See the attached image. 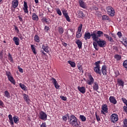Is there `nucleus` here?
<instances>
[{"mask_svg": "<svg viewBox=\"0 0 127 127\" xmlns=\"http://www.w3.org/2000/svg\"><path fill=\"white\" fill-rule=\"evenodd\" d=\"M14 29H15V31H16L17 33H18V32H19V30L18 29V28L17 27V26H15Z\"/></svg>", "mask_w": 127, "mask_h": 127, "instance_id": "864d4df0", "label": "nucleus"}, {"mask_svg": "<svg viewBox=\"0 0 127 127\" xmlns=\"http://www.w3.org/2000/svg\"><path fill=\"white\" fill-rule=\"evenodd\" d=\"M18 17L19 18V20H20L21 22L23 21V20H22V17H20V16H18Z\"/></svg>", "mask_w": 127, "mask_h": 127, "instance_id": "0e129e2a", "label": "nucleus"}, {"mask_svg": "<svg viewBox=\"0 0 127 127\" xmlns=\"http://www.w3.org/2000/svg\"><path fill=\"white\" fill-rule=\"evenodd\" d=\"M56 10L59 15H62V12H61V10H60L59 8H56Z\"/></svg>", "mask_w": 127, "mask_h": 127, "instance_id": "4c0bfd02", "label": "nucleus"}, {"mask_svg": "<svg viewBox=\"0 0 127 127\" xmlns=\"http://www.w3.org/2000/svg\"><path fill=\"white\" fill-rule=\"evenodd\" d=\"M96 120L98 122H99V121H101V118H100V117L98 115H97V113H96Z\"/></svg>", "mask_w": 127, "mask_h": 127, "instance_id": "603ef678", "label": "nucleus"}, {"mask_svg": "<svg viewBox=\"0 0 127 127\" xmlns=\"http://www.w3.org/2000/svg\"><path fill=\"white\" fill-rule=\"evenodd\" d=\"M13 41L16 45H19V38H17V37H14L13 38Z\"/></svg>", "mask_w": 127, "mask_h": 127, "instance_id": "5701e85b", "label": "nucleus"}, {"mask_svg": "<svg viewBox=\"0 0 127 127\" xmlns=\"http://www.w3.org/2000/svg\"><path fill=\"white\" fill-rule=\"evenodd\" d=\"M8 57L10 62H13V60L12 59V57L11 56V55H10V53H8Z\"/></svg>", "mask_w": 127, "mask_h": 127, "instance_id": "58836bf2", "label": "nucleus"}, {"mask_svg": "<svg viewBox=\"0 0 127 127\" xmlns=\"http://www.w3.org/2000/svg\"><path fill=\"white\" fill-rule=\"evenodd\" d=\"M80 67H82V65L81 64V63H78L77 67L80 68Z\"/></svg>", "mask_w": 127, "mask_h": 127, "instance_id": "338daca9", "label": "nucleus"}, {"mask_svg": "<svg viewBox=\"0 0 127 127\" xmlns=\"http://www.w3.org/2000/svg\"><path fill=\"white\" fill-rule=\"evenodd\" d=\"M104 32L101 31H97L96 32V31H93L91 34L92 40L93 41H97V40H99V37H101V36H102Z\"/></svg>", "mask_w": 127, "mask_h": 127, "instance_id": "f03ea898", "label": "nucleus"}, {"mask_svg": "<svg viewBox=\"0 0 127 127\" xmlns=\"http://www.w3.org/2000/svg\"><path fill=\"white\" fill-rule=\"evenodd\" d=\"M107 13L110 16H115V9L111 6L106 7Z\"/></svg>", "mask_w": 127, "mask_h": 127, "instance_id": "423d86ee", "label": "nucleus"}, {"mask_svg": "<svg viewBox=\"0 0 127 127\" xmlns=\"http://www.w3.org/2000/svg\"><path fill=\"white\" fill-rule=\"evenodd\" d=\"M39 119L43 121H46L47 120V114L43 111H41L39 113Z\"/></svg>", "mask_w": 127, "mask_h": 127, "instance_id": "1a4fd4ad", "label": "nucleus"}, {"mask_svg": "<svg viewBox=\"0 0 127 127\" xmlns=\"http://www.w3.org/2000/svg\"><path fill=\"white\" fill-rule=\"evenodd\" d=\"M60 98H61V99H62V100H63V101H66V100H67V97H66L65 96H61Z\"/></svg>", "mask_w": 127, "mask_h": 127, "instance_id": "8fccbe9b", "label": "nucleus"}, {"mask_svg": "<svg viewBox=\"0 0 127 127\" xmlns=\"http://www.w3.org/2000/svg\"><path fill=\"white\" fill-rule=\"evenodd\" d=\"M0 106H1V107H3V106H4L3 102L1 100H0Z\"/></svg>", "mask_w": 127, "mask_h": 127, "instance_id": "bf43d9fd", "label": "nucleus"}, {"mask_svg": "<svg viewBox=\"0 0 127 127\" xmlns=\"http://www.w3.org/2000/svg\"><path fill=\"white\" fill-rule=\"evenodd\" d=\"M54 85L56 89H59V88H60V85H59L58 84V82H57V83H56L55 84H54Z\"/></svg>", "mask_w": 127, "mask_h": 127, "instance_id": "09e8293b", "label": "nucleus"}, {"mask_svg": "<svg viewBox=\"0 0 127 127\" xmlns=\"http://www.w3.org/2000/svg\"><path fill=\"white\" fill-rule=\"evenodd\" d=\"M115 59H116V60H117V61H120V60H121V59H122V57H121V56L119 55H115L114 56Z\"/></svg>", "mask_w": 127, "mask_h": 127, "instance_id": "473e14b6", "label": "nucleus"}, {"mask_svg": "<svg viewBox=\"0 0 127 127\" xmlns=\"http://www.w3.org/2000/svg\"><path fill=\"white\" fill-rule=\"evenodd\" d=\"M77 89L81 94H85L86 93V88L84 86H78Z\"/></svg>", "mask_w": 127, "mask_h": 127, "instance_id": "ddd939ff", "label": "nucleus"}, {"mask_svg": "<svg viewBox=\"0 0 127 127\" xmlns=\"http://www.w3.org/2000/svg\"><path fill=\"white\" fill-rule=\"evenodd\" d=\"M32 19L34 21H38L39 20V18L38 17V15L36 14L35 13H33L32 15Z\"/></svg>", "mask_w": 127, "mask_h": 127, "instance_id": "a211bd4d", "label": "nucleus"}, {"mask_svg": "<svg viewBox=\"0 0 127 127\" xmlns=\"http://www.w3.org/2000/svg\"><path fill=\"white\" fill-rule=\"evenodd\" d=\"M78 69L79 70L80 72H83V68H82V66L78 67Z\"/></svg>", "mask_w": 127, "mask_h": 127, "instance_id": "69168bd1", "label": "nucleus"}, {"mask_svg": "<svg viewBox=\"0 0 127 127\" xmlns=\"http://www.w3.org/2000/svg\"><path fill=\"white\" fill-rule=\"evenodd\" d=\"M6 75L8 78V80L10 81L12 83V84H13V85H15V80H14V78H13V77H12V75H11V73L9 71H6Z\"/></svg>", "mask_w": 127, "mask_h": 127, "instance_id": "6e6552de", "label": "nucleus"}, {"mask_svg": "<svg viewBox=\"0 0 127 127\" xmlns=\"http://www.w3.org/2000/svg\"><path fill=\"white\" fill-rule=\"evenodd\" d=\"M34 41L35 42H37V43H39L40 42V38L38 35H36L34 37Z\"/></svg>", "mask_w": 127, "mask_h": 127, "instance_id": "bb28decb", "label": "nucleus"}, {"mask_svg": "<svg viewBox=\"0 0 127 127\" xmlns=\"http://www.w3.org/2000/svg\"><path fill=\"white\" fill-rule=\"evenodd\" d=\"M124 125L123 127H127V119H126L123 121Z\"/></svg>", "mask_w": 127, "mask_h": 127, "instance_id": "79ce46f5", "label": "nucleus"}, {"mask_svg": "<svg viewBox=\"0 0 127 127\" xmlns=\"http://www.w3.org/2000/svg\"><path fill=\"white\" fill-rule=\"evenodd\" d=\"M93 89L94 91L98 92L99 90V83L98 82H94L93 84Z\"/></svg>", "mask_w": 127, "mask_h": 127, "instance_id": "6ab92c4d", "label": "nucleus"}, {"mask_svg": "<svg viewBox=\"0 0 127 127\" xmlns=\"http://www.w3.org/2000/svg\"><path fill=\"white\" fill-rule=\"evenodd\" d=\"M58 31L60 33V34H63V33L64 32V29L62 27H59L58 28Z\"/></svg>", "mask_w": 127, "mask_h": 127, "instance_id": "2f4dec72", "label": "nucleus"}, {"mask_svg": "<svg viewBox=\"0 0 127 127\" xmlns=\"http://www.w3.org/2000/svg\"><path fill=\"white\" fill-rule=\"evenodd\" d=\"M63 45H64V47H66V46H67V43H66L65 42H63Z\"/></svg>", "mask_w": 127, "mask_h": 127, "instance_id": "774afa93", "label": "nucleus"}, {"mask_svg": "<svg viewBox=\"0 0 127 127\" xmlns=\"http://www.w3.org/2000/svg\"><path fill=\"white\" fill-rule=\"evenodd\" d=\"M83 26L82 24H80V25L78 28V31L77 32H80L81 33V31H82V27Z\"/></svg>", "mask_w": 127, "mask_h": 127, "instance_id": "37998d69", "label": "nucleus"}, {"mask_svg": "<svg viewBox=\"0 0 127 127\" xmlns=\"http://www.w3.org/2000/svg\"><path fill=\"white\" fill-rule=\"evenodd\" d=\"M78 2L81 7L82 8H86V3L84 2V0H79Z\"/></svg>", "mask_w": 127, "mask_h": 127, "instance_id": "aec40b11", "label": "nucleus"}, {"mask_svg": "<svg viewBox=\"0 0 127 127\" xmlns=\"http://www.w3.org/2000/svg\"><path fill=\"white\" fill-rule=\"evenodd\" d=\"M75 43L77 44L78 48L79 49H81L82 48V42L80 41V40H77L75 41Z\"/></svg>", "mask_w": 127, "mask_h": 127, "instance_id": "b1692460", "label": "nucleus"}, {"mask_svg": "<svg viewBox=\"0 0 127 127\" xmlns=\"http://www.w3.org/2000/svg\"><path fill=\"white\" fill-rule=\"evenodd\" d=\"M101 113L102 115H106L108 113V106L106 104L102 106Z\"/></svg>", "mask_w": 127, "mask_h": 127, "instance_id": "9b49d317", "label": "nucleus"}, {"mask_svg": "<svg viewBox=\"0 0 127 127\" xmlns=\"http://www.w3.org/2000/svg\"><path fill=\"white\" fill-rule=\"evenodd\" d=\"M64 17L66 18V20L67 21H68V22H70V17H69V15H66V16H64Z\"/></svg>", "mask_w": 127, "mask_h": 127, "instance_id": "de8ad7c7", "label": "nucleus"}, {"mask_svg": "<svg viewBox=\"0 0 127 127\" xmlns=\"http://www.w3.org/2000/svg\"><path fill=\"white\" fill-rule=\"evenodd\" d=\"M109 19H110L109 16L106 15L102 16V20H109Z\"/></svg>", "mask_w": 127, "mask_h": 127, "instance_id": "e433bc0d", "label": "nucleus"}, {"mask_svg": "<svg viewBox=\"0 0 127 127\" xmlns=\"http://www.w3.org/2000/svg\"><path fill=\"white\" fill-rule=\"evenodd\" d=\"M68 118L69 119V116L68 115H64L63 116V121H64V122H67V120H68Z\"/></svg>", "mask_w": 127, "mask_h": 127, "instance_id": "72a5a7b5", "label": "nucleus"}, {"mask_svg": "<svg viewBox=\"0 0 127 127\" xmlns=\"http://www.w3.org/2000/svg\"><path fill=\"white\" fill-rule=\"evenodd\" d=\"M122 43L125 46H127V38H124L123 40Z\"/></svg>", "mask_w": 127, "mask_h": 127, "instance_id": "c9c22d12", "label": "nucleus"}, {"mask_svg": "<svg viewBox=\"0 0 127 127\" xmlns=\"http://www.w3.org/2000/svg\"><path fill=\"white\" fill-rule=\"evenodd\" d=\"M111 121L112 122V123H117L118 121H119V117L118 116V115L116 114H112L111 116Z\"/></svg>", "mask_w": 127, "mask_h": 127, "instance_id": "9d476101", "label": "nucleus"}, {"mask_svg": "<svg viewBox=\"0 0 127 127\" xmlns=\"http://www.w3.org/2000/svg\"><path fill=\"white\" fill-rule=\"evenodd\" d=\"M82 34H81V33L76 32V37H77V38H80Z\"/></svg>", "mask_w": 127, "mask_h": 127, "instance_id": "a19ab883", "label": "nucleus"}, {"mask_svg": "<svg viewBox=\"0 0 127 127\" xmlns=\"http://www.w3.org/2000/svg\"><path fill=\"white\" fill-rule=\"evenodd\" d=\"M4 97L6 98H7V99H9L10 98V94H9V92H8V91L6 90L4 92Z\"/></svg>", "mask_w": 127, "mask_h": 127, "instance_id": "cd10ccee", "label": "nucleus"}, {"mask_svg": "<svg viewBox=\"0 0 127 127\" xmlns=\"http://www.w3.org/2000/svg\"><path fill=\"white\" fill-rule=\"evenodd\" d=\"M122 101L123 102V103H124V104H125L126 105V106H127V100L126 98H122Z\"/></svg>", "mask_w": 127, "mask_h": 127, "instance_id": "49530a36", "label": "nucleus"}, {"mask_svg": "<svg viewBox=\"0 0 127 127\" xmlns=\"http://www.w3.org/2000/svg\"><path fill=\"white\" fill-rule=\"evenodd\" d=\"M18 5V0H14L13 2H12V6L14 8H15L16 7H17Z\"/></svg>", "mask_w": 127, "mask_h": 127, "instance_id": "393cba45", "label": "nucleus"}, {"mask_svg": "<svg viewBox=\"0 0 127 127\" xmlns=\"http://www.w3.org/2000/svg\"><path fill=\"white\" fill-rule=\"evenodd\" d=\"M78 17L83 18L84 17V13H83V11H79L77 14Z\"/></svg>", "mask_w": 127, "mask_h": 127, "instance_id": "c756f323", "label": "nucleus"}, {"mask_svg": "<svg viewBox=\"0 0 127 127\" xmlns=\"http://www.w3.org/2000/svg\"><path fill=\"white\" fill-rule=\"evenodd\" d=\"M23 99L26 102L27 104H29V102H30V100L29 99V97L28 95L27 94H23Z\"/></svg>", "mask_w": 127, "mask_h": 127, "instance_id": "412c9836", "label": "nucleus"}, {"mask_svg": "<svg viewBox=\"0 0 127 127\" xmlns=\"http://www.w3.org/2000/svg\"><path fill=\"white\" fill-rule=\"evenodd\" d=\"M117 35L119 37V38H121L122 35V32H118L117 33Z\"/></svg>", "mask_w": 127, "mask_h": 127, "instance_id": "3c124183", "label": "nucleus"}, {"mask_svg": "<svg viewBox=\"0 0 127 127\" xmlns=\"http://www.w3.org/2000/svg\"><path fill=\"white\" fill-rule=\"evenodd\" d=\"M101 64V61H97L94 63L95 66L94 67V71L96 73V74H99L101 76L102 75V71H101V66H100V64Z\"/></svg>", "mask_w": 127, "mask_h": 127, "instance_id": "39448f33", "label": "nucleus"}, {"mask_svg": "<svg viewBox=\"0 0 127 127\" xmlns=\"http://www.w3.org/2000/svg\"><path fill=\"white\" fill-rule=\"evenodd\" d=\"M109 101L110 103H112L113 105H116V104H117V100L114 96H110L109 97Z\"/></svg>", "mask_w": 127, "mask_h": 127, "instance_id": "dca6fc26", "label": "nucleus"}, {"mask_svg": "<svg viewBox=\"0 0 127 127\" xmlns=\"http://www.w3.org/2000/svg\"><path fill=\"white\" fill-rule=\"evenodd\" d=\"M51 80L52 81V83L54 85H55V84H57L58 82H57V81L56 80V79H55L54 78L52 77L51 78Z\"/></svg>", "mask_w": 127, "mask_h": 127, "instance_id": "c03bdc74", "label": "nucleus"}, {"mask_svg": "<svg viewBox=\"0 0 127 127\" xmlns=\"http://www.w3.org/2000/svg\"><path fill=\"white\" fill-rule=\"evenodd\" d=\"M18 69L19 72H20L21 73H22L23 72V69L22 68H20V67H18Z\"/></svg>", "mask_w": 127, "mask_h": 127, "instance_id": "680f3d73", "label": "nucleus"}, {"mask_svg": "<svg viewBox=\"0 0 127 127\" xmlns=\"http://www.w3.org/2000/svg\"><path fill=\"white\" fill-rule=\"evenodd\" d=\"M102 73L103 75L106 76L107 75V68L106 67V65H103L101 68Z\"/></svg>", "mask_w": 127, "mask_h": 127, "instance_id": "4be33fe9", "label": "nucleus"}, {"mask_svg": "<svg viewBox=\"0 0 127 127\" xmlns=\"http://www.w3.org/2000/svg\"><path fill=\"white\" fill-rule=\"evenodd\" d=\"M42 48L43 50H41V52L43 54V55H46V53H48V52H49V51L48 50V48H49V47L48 46V45H47V44H44L42 45ZM45 52H46V53H45Z\"/></svg>", "mask_w": 127, "mask_h": 127, "instance_id": "0eeeda50", "label": "nucleus"}, {"mask_svg": "<svg viewBox=\"0 0 127 127\" xmlns=\"http://www.w3.org/2000/svg\"><path fill=\"white\" fill-rule=\"evenodd\" d=\"M68 122L72 127H79V124H78V122L77 121V118L73 115H71L68 118Z\"/></svg>", "mask_w": 127, "mask_h": 127, "instance_id": "7ed1b4c3", "label": "nucleus"}, {"mask_svg": "<svg viewBox=\"0 0 127 127\" xmlns=\"http://www.w3.org/2000/svg\"><path fill=\"white\" fill-rule=\"evenodd\" d=\"M117 84L118 86H121V87H124L125 85V81L121 78H118L117 79Z\"/></svg>", "mask_w": 127, "mask_h": 127, "instance_id": "2eb2a0df", "label": "nucleus"}, {"mask_svg": "<svg viewBox=\"0 0 127 127\" xmlns=\"http://www.w3.org/2000/svg\"><path fill=\"white\" fill-rule=\"evenodd\" d=\"M95 42H93V45L94 46V48L97 51L99 50V48L98 47V45L99 47H101L102 48H104V47H106V44H107V42L106 41L99 39L98 40H97V41H94Z\"/></svg>", "mask_w": 127, "mask_h": 127, "instance_id": "f257e3e1", "label": "nucleus"}, {"mask_svg": "<svg viewBox=\"0 0 127 127\" xmlns=\"http://www.w3.org/2000/svg\"><path fill=\"white\" fill-rule=\"evenodd\" d=\"M91 36H92V34L89 32H86L84 34V38L85 40H88V39H90V38H91Z\"/></svg>", "mask_w": 127, "mask_h": 127, "instance_id": "4468645a", "label": "nucleus"}, {"mask_svg": "<svg viewBox=\"0 0 127 127\" xmlns=\"http://www.w3.org/2000/svg\"><path fill=\"white\" fill-rule=\"evenodd\" d=\"M108 40H109V41H110V42H113V41H114V40H113V38L110 36L108 38Z\"/></svg>", "mask_w": 127, "mask_h": 127, "instance_id": "052dcab7", "label": "nucleus"}, {"mask_svg": "<svg viewBox=\"0 0 127 127\" xmlns=\"http://www.w3.org/2000/svg\"><path fill=\"white\" fill-rule=\"evenodd\" d=\"M31 48L33 53L34 54H37L35 47H34V45H31Z\"/></svg>", "mask_w": 127, "mask_h": 127, "instance_id": "7c9ffc66", "label": "nucleus"}, {"mask_svg": "<svg viewBox=\"0 0 127 127\" xmlns=\"http://www.w3.org/2000/svg\"><path fill=\"white\" fill-rule=\"evenodd\" d=\"M104 36H105V37H106V38H107L108 39L110 37V36L108 35V34H104Z\"/></svg>", "mask_w": 127, "mask_h": 127, "instance_id": "e2e57ef3", "label": "nucleus"}, {"mask_svg": "<svg viewBox=\"0 0 127 127\" xmlns=\"http://www.w3.org/2000/svg\"><path fill=\"white\" fill-rule=\"evenodd\" d=\"M41 127H47L46 126V123H42V125H41Z\"/></svg>", "mask_w": 127, "mask_h": 127, "instance_id": "4d7b16f0", "label": "nucleus"}, {"mask_svg": "<svg viewBox=\"0 0 127 127\" xmlns=\"http://www.w3.org/2000/svg\"><path fill=\"white\" fill-rule=\"evenodd\" d=\"M94 80H95L94 79L93 76L91 75H90L89 76L88 79L86 81L87 84H88V85H93V84H94Z\"/></svg>", "mask_w": 127, "mask_h": 127, "instance_id": "f8f14e48", "label": "nucleus"}, {"mask_svg": "<svg viewBox=\"0 0 127 127\" xmlns=\"http://www.w3.org/2000/svg\"><path fill=\"white\" fill-rule=\"evenodd\" d=\"M63 14L64 16H66V15H68V13L67 12V10L65 9H63L62 10Z\"/></svg>", "mask_w": 127, "mask_h": 127, "instance_id": "ea45409f", "label": "nucleus"}, {"mask_svg": "<svg viewBox=\"0 0 127 127\" xmlns=\"http://www.w3.org/2000/svg\"><path fill=\"white\" fill-rule=\"evenodd\" d=\"M43 22H45L46 23H47V18H43L42 19Z\"/></svg>", "mask_w": 127, "mask_h": 127, "instance_id": "13d9d810", "label": "nucleus"}, {"mask_svg": "<svg viewBox=\"0 0 127 127\" xmlns=\"http://www.w3.org/2000/svg\"><path fill=\"white\" fill-rule=\"evenodd\" d=\"M79 119H81L82 122H86V117L84 115H80Z\"/></svg>", "mask_w": 127, "mask_h": 127, "instance_id": "f704fd0d", "label": "nucleus"}, {"mask_svg": "<svg viewBox=\"0 0 127 127\" xmlns=\"http://www.w3.org/2000/svg\"><path fill=\"white\" fill-rule=\"evenodd\" d=\"M123 109H124V112H125V113H126V114L127 115V106H124Z\"/></svg>", "mask_w": 127, "mask_h": 127, "instance_id": "5fc2aeb1", "label": "nucleus"}, {"mask_svg": "<svg viewBox=\"0 0 127 127\" xmlns=\"http://www.w3.org/2000/svg\"><path fill=\"white\" fill-rule=\"evenodd\" d=\"M68 64H69L72 68H75L76 67V64L71 61H69L67 62Z\"/></svg>", "mask_w": 127, "mask_h": 127, "instance_id": "c85d7f7f", "label": "nucleus"}, {"mask_svg": "<svg viewBox=\"0 0 127 127\" xmlns=\"http://www.w3.org/2000/svg\"><path fill=\"white\" fill-rule=\"evenodd\" d=\"M28 6H27V2L26 1H24V7L23 10L25 13H28Z\"/></svg>", "mask_w": 127, "mask_h": 127, "instance_id": "f3484780", "label": "nucleus"}, {"mask_svg": "<svg viewBox=\"0 0 127 127\" xmlns=\"http://www.w3.org/2000/svg\"><path fill=\"white\" fill-rule=\"evenodd\" d=\"M19 86L22 89V90H23V91H27V87L25 86V85L22 83H19Z\"/></svg>", "mask_w": 127, "mask_h": 127, "instance_id": "a878e982", "label": "nucleus"}, {"mask_svg": "<svg viewBox=\"0 0 127 127\" xmlns=\"http://www.w3.org/2000/svg\"><path fill=\"white\" fill-rule=\"evenodd\" d=\"M50 29L49 27L47 26H45V30H46V32H48V30Z\"/></svg>", "mask_w": 127, "mask_h": 127, "instance_id": "6e6d98bb", "label": "nucleus"}, {"mask_svg": "<svg viewBox=\"0 0 127 127\" xmlns=\"http://www.w3.org/2000/svg\"><path fill=\"white\" fill-rule=\"evenodd\" d=\"M8 119H9V123L10 124L11 126H13L15 124H18L19 123V118L18 116H15L12 118V116L9 114L8 115ZM14 122V123H13Z\"/></svg>", "mask_w": 127, "mask_h": 127, "instance_id": "20e7f679", "label": "nucleus"}, {"mask_svg": "<svg viewBox=\"0 0 127 127\" xmlns=\"http://www.w3.org/2000/svg\"><path fill=\"white\" fill-rule=\"evenodd\" d=\"M123 66L125 68H127V60L125 61L123 63Z\"/></svg>", "mask_w": 127, "mask_h": 127, "instance_id": "a18cd8bd", "label": "nucleus"}]
</instances>
